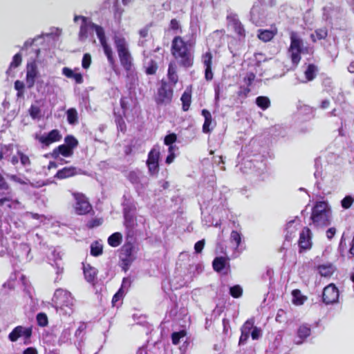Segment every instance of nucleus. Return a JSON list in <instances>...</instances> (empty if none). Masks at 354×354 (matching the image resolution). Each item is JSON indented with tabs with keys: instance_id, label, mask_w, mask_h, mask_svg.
<instances>
[{
	"instance_id": "58",
	"label": "nucleus",
	"mask_w": 354,
	"mask_h": 354,
	"mask_svg": "<svg viewBox=\"0 0 354 354\" xmlns=\"http://www.w3.org/2000/svg\"><path fill=\"white\" fill-rule=\"evenodd\" d=\"M255 79V75L253 73H247L246 76L244 78L245 82L248 85H251L253 81Z\"/></svg>"
},
{
	"instance_id": "61",
	"label": "nucleus",
	"mask_w": 354,
	"mask_h": 354,
	"mask_svg": "<svg viewBox=\"0 0 354 354\" xmlns=\"http://www.w3.org/2000/svg\"><path fill=\"white\" fill-rule=\"evenodd\" d=\"M129 102L127 100V97H122L120 100V105L123 111L125 112L128 108Z\"/></svg>"
},
{
	"instance_id": "45",
	"label": "nucleus",
	"mask_w": 354,
	"mask_h": 354,
	"mask_svg": "<svg viewBox=\"0 0 354 354\" xmlns=\"http://www.w3.org/2000/svg\"><path fill=\"white\" fill-rule=\"evenodd\" d=\"M29 114L32 119L40 118L41 109L39 106L31 105L28 109Z\"/></svg>"
},
{
	"instance_id": "12",
	"label": "nucleus",
	"mask_w": 354,
	"mask_h": 354,
	"mask_svg": "<svg viewBox=\"0 0 354 354\" xmlns=\"http://www.w3.org/2000/svg\"><path fill=\"white\" fill-rule=\"evenodd\" d=\"M37 139L43 146L48 147L54 142L60 141L62 135L58 129H53L47 134L37 136Z\"/></svg>"
},
{
	"instance_id": "17",
	"label": "nucleus",
	"mask_w": 354,
	"mask_h": 354,
	"mask_svg": "<svg viewBox=\"0 0 354 354\" xmlns=\"http://www.w3.org/2000/svg\"><path fill=\"white\" fill-rule=\"evenodd\" d=\"M311 232L308 228L304 227L300 233L299 239L300 250H309L311 248Z\"/></svg>"
},
{
	"instance_id": "64",
	"label": "nucleus",
	"mask_w": 354,
	"mask_h": 354,
	"mask_svg": "<svg viewBox=\"0 0 354 354\" xmlns=\"http://www.w3.org/2000/svg\"><path fill=\"white\" fill-rule=\"evenodd\" d=\"M23 354H38V353L35 348L28 347L24 351Z\"/></svg>"
},
{
	"instance_id": "63",
	"label": "nucleus",
	"mask_w": 354,
	"mask_h": 354,
	"mask_svg": "<svg viewBox=\"0 0 354 354\" xmlns=\"http://www.w3.org/2000/svg\"><path fill=\"white\" fill-rule=\"evenodd\" d=\"M211 123H212V120H205V122L203 126V132L208 133L210 131L209 126H210Z\"/></svg>"
},
{
	"instance_id": "26",
	"label": "nucleus",
	"mask_w": 354,
	"mask_h": 354,
	"mask_svg": "<svg viewBox=\"0 0 354 354\" xmlns=\"http://www.w3.org/2000/svg\"><path fill=\"white\" fill-rule=\"evenodd\" d=\"M62 74L68 78L73 79L77 84H82L84 81L83 76L80 73H74L72 69L68 67L62 68Z\"/></svg>"
},
{
	"instance_id": "4",
	"label": "nucleus",
	"mask_w": 354,
	"mask_h": 354,
	"mask_svg": "<svg viewBox=\"0 0 354 354\" xmlns=\"http://www.w3.org/2000/svg\"><path fill=\"white\" fill-rule=\"evenodd\" d=\"M72 196L75 200L74 210L77 215L94 214L93 207L84 194L73 192Z\"/></svg>"
},
{
	"instance_id": "23",
	"label": "nucleus",
	"mask_w": 354,
	"mask_h": 354,
	"mask_svg": "<svg viewBox=\"0 0 354 354\" xmlns=\"http://www.w3.org/2000/svg\"><path fill=\"white\" fill-rule=\"evenodd\" d=\"M254 322L252 320H248L241 328V335L239 339V344H244L251 335Z\"/></svg>"
},
{
	"instance_id": "16",
	"label": "nucleus",
	"mask_w": 354,
	"mask_h": 354,
	"mask_svg": "<svg viewBox=\"0 0 354 354\" xmlns=\"http://www.w3.org/2000/svg\"><path fill=\"white\" fill-rule=\"evenodd\" d=\"M81 174V169L74 166L64 167L59 169L55 175L57 179L62 180L75 176Z\"/></svg>"
},
{
	"instance_id": "21",
	"label": "nucleus",
	"mask_w": 354,
	"mask_h": 354,
	"mask_svg": "<svg viewBox=\"0 0 354 354\" xmlns=\"http://www.w3.org/2000/svg\"><path fill=\"white\" fill-rule=\"evenodd\" d=\"M318 72L317 67L314 64H308L304 71V78L299 79L297 77L296 84L298 83H306L314 80Z\"/></svg>"
},
{
	"instance_id": "47",
	"label": "nucleus",
	"mask_w": 354,
	"mask_h": 354,
	"mask_svg": "<svg viewBox=\"0 0 354 354\" xmlns=\"http://www.w3.org/2000/svg\"><path fill=\"white\" fill-rule=\"evenodd\" d=\"M103 223V219L102 218H92L88 221L86 223V227L88 229H93L95 227H98L101 225Z\"/></svg>"
},
{
	"instance_id": "1",
	"label": "nucleus",
	"mask_w": 354,
	"mask_h": 354,
	"mask_svg": "<svg viewBox=\"0 0 354 354\" xmlns=\"http://www.w3.org/2000/svg\"><path fill=\"white\" fill-rule=\"evenodd\" d=\"M194 46V39H189L186 41L180 36H176L173 39L171 53L181 66L186 68L192 66Z\"/></svg>"
},
{
	"instance_id": "3",
	"label": "nucleus",
	"mask_w": 354,
	"mask_h": 354,
	"mask_svg": "<svg viewBox=\"0 0 354 354\" xmlns=\"http://www.w3.org/2000/svg\"><path fill=\"white\" fill-rule=\"evenodd\" d=\"M77 139L73 135H67L64 138V144L55 147L51 153L53 158L56 159L59 155L64 157H71L74 153V149L78 146Z\"/></svg>"
},
{
	"instance_id": "9",
	"label": "nucleus",
	"mask_w": 354,
	"mask_h": 354,
	"mask_svg": "<svg viewBox=\"0 0 354 354\" xmlns=\"http://www.w3.org/2000/svg\"><path fill=\"white\" fill-rule=\"evenodd\" d=\"M173 88L165 82H162L155 95V101L159 106L167 105L171 102Z\"/></svg>"
},
{
	"instance_id": "43",
	"label": "nucleus",
	"mask_w": 354,
	"mask_h": 354,
	"mask_svg": "<svg viewBox=\"0 0 354 354\" xmlns=\"http://www.w3.org/2000/svg\"><path fill=\"white\" fill-rule=\"evenodd\" d=\"M181 101L183 102V110L187 111L189 107L190 102H191L190 94L187 92H185L181 97Z\"/></svg>"
},
{
	"instance_id": "11",
	"label": "nucleus",
	"mask_w": 354,
	"mask_h": 354,
	"mask_svg": "<svg viewBox=\"0 0 354 354\" xmlns=\"http://www.w3.org/2000/svg\"><path fill=\"white\" fill-rule=\"evenodd\" d=\"M322 299L326 305L337 303L339 299V290L337 287L330 283L323 290Z\"/></svg>"
},
{
	"instance_id": "19",
	"label": "nucleus",
	"mask_w": 354,
	"mask_h": 354,
	"mask_svg": "<svg viewBox=\"0 0 354 354\" xmlns=\"http://www.w3.org/2000/svg\"><path fill=\"white\" fill-rule=\"evenodd\" d=\"M315 171L314 173V176L315 178L317 179L316 183L317 186H321L322 183H326V174L324 172V169L323 168L321 160L319 158L315 159Z\"/></svg>"
},
{
	"instance_id": "25",
	"label": "nucleus",
	"mask_w": 354,
	"mask_h": 354,
	"mask_svg": "<svg viewBox=\"0 0 354 354\" xmlns=\"http://www.w3.org/2000/svg\"><path fill=\"white\" fill-rule=\"evenodd\" d=\"M339 13V9L333 5L326 6L323 8V17L325 20L337 18Z\"/></svg>"
},
{
	"instance_id": "30",
	"label": "nucleus",
	"mask_w": 354,
	"mask_h": 354,
	"mask_svg": "<svg viewBox=\"0 0 354 354\" xmlns=\"http://www.w3.org/2000/svg\"><path fill=\"white\" fill-rule=\"evenodd\" d=\"M84 274L87 281L92 282L97 275L96 269L89 264L84 266Z\"/></svg>"
},
{
	"instance_id": "6",
	"label": "nucleus",
	"mask_w": 354,
	"mask_h": 354,
	"mask_svg": "<svg viewBox=\"0 0 354 354\" xmlns=\"http://www.w3.org/2000/svg\"><path fill=\"white\" fill-rule=\"evenodd\" d=\"M73 300L71 292L63 289H57L53 298L56 308L60 309L65 307L72 308L74 305Z\"/></svg>"
},
{
	"instance_id": "22",
	"label": "nucleus",
	"mask_w": 354,
	"mask_h": 354,
	"mask_svg": "<svg viewBox=\"0 0 354 354\" xmlns=\"http://www.w3.org/2000/svg\"><path fill=\"white\" fill-rule=\"evenodd\" d=\"M310 335V328L307 324L301 325L297 332V335L294 339L296 344H301L305 339Z\"/></svg>"
},
{
	"instance_id": "35",
	"label": "nucleus",
	"mask_w": 354,
	"mask_h": 354,
	"mask_svg": "<svg viewBox=\"0 0 354 354\" xmlns=\"http://www.w3.org/2000/svg\"><path fill=\"white\" fill-rule=\"evenodd\" d=\"M292 302L295 305H301L304 304V301L306 299V297L303 296L299 290H294L292 292Z\"/></svg>"
},
{
	"instance_id": "31",
	"label": "nucleus",
	"mask_w": 354,
	"mask_h": 354,
	"mask_svg": "<svg viewBox=\"0 0 354 354\" xmlns=\"http://www.w3.org/2000/svg\"><path fill=\"white\" fill-rule=\"evenodd\" d=\"M122 241V234L120 232H114L109 236L108 244L113 248L119 246Z\"/></svg>"
},
{
	"instance_id": "37",
	"label": "nucleus",
	"mask_w": 354,
	"mask_h": 354,
	"mask_svg": "<svg viewBox=\"0 0 354 354\" xmlns=\"http://www.w3.org/2000/svg\"><path fill=\"white\" fill-rule=\"evenodd\" d=\"M286 230L287 233L286 234V240L290 241L292 238V235L295 234L297 230V225L295 221H290L287 223Z\"/></svg>"
},
{
	"instance_id": "27",
	"label": "nucleus",
	"mask_w": 354,
	"mask_h": 354,
	"mask_svg": "<svg viewBox=\"0 0 354 354\" xmlns=\"http://www.w3.org/2000/svg\"><path fill=\"white\" fill-rule=\"evenodd\" d=\"M277 29L273 28L272 30H259L258 33V37L263 41L267 42L270 41L274 36L277 34Z\"/></svg>"
},
{
	"instance_id": "33",
	"label": "nucleus",
	"mask_w": 354,
	"mask_h": 354,
	"mask_svg": "<svg viewBox=\"0 0 354 354\" xmlns=\"http://www.w3.org/2000/svg\"><path fill=\"white\" fill-rule=\"evenodd\" d=\"M90 28L92 30H95L96 35L100 40V44H105L106 42V36L104 34V29L99 25H97L94 23H89Z\"/></svg>"
},
{
	"instance_id": "10",
	"label": "nucleus",
	"mask_w": 354,
	"mask_h": 354,
	"mask_svg": "<svg viewBox=\"0 0 354 354\" xmlns=\"http://www.w3.org/2000/svg\"><path fill=\"white\" fill-rule=\"evenodd\" d=\"M32 335V326L24 327L17 326L15 327L8 335V339L12 342H17L20 337L24 339V343L28 344L30 343V338Z\"/></svg>"
},
{
	"instance_id": "14",
	"label": "nucleus",
	"mask_w": 354,
	"mask_h": 354,
	"mask_svg": "<svg viewBox=\"0 0 354 354\" xmlns=\"http://www.w3.org/2000/svg\"><path fill=\"white\" fill-rule=\"evenodd\" d=\"M38 73L39 72L35 61L27 64L26 81L28 88H31L34 86Z\"/></svg>"
},
{
	"instance_id": "38",
	"label": "nucleus",
	"mask_w": 354,
	"mask_h": 354,
	"mask_svg": "<svg viewBox=\"0 0 354 354\" xmlns=\"http://www.w3.org/2000/svg\"><path fill=\"white\" fill-rule=\"evenodd\" d=\"M326 36L327 30L326 29H318L310 35V38L313 42H316L317 40L324 39Z\"/></svg>"
},
{
	"instance_id": "59",
	"label": "nucleus",
	"mask_w": 354,
	"mask_h": 354,
	"mask_svg": "<svg viewBox=\"0 0 354 354\" xmlns=\"http://www.w3.org/2000/svg\"><path fill=\"white\" fill-rule=\"evenodd\" d=\"M0 189L8 190L9 189V185L4 179L3 176L0 174Z\"/></svg>"
},
{
	"instance_id": "2",
	"label": "nucleus",
	"mask_w": 354,
	"mask_h": 354,
	"mask_svg": "<svg viewBox=\"0 0 354 354\" xmlns=\"http://www.w3.org/2000/svg\"><path fill=\"white\" fill-rule=\"evenodd\" d=\"M331 209L326 201H318L312 209L310 219L315 227H324L331 222Z\"/></svg>"
},
{
	"instance_id": "15",
	"label": "nucleus",
	"mask_w": 354,
	"mask_h": 354,
	"mask_svg": "<svg viewBox=\"0 0 354 354\" xmlns=\"http://www.w3.org/2000/svg\"><path fill=\"white\" fill-rule=\"evenodd\" d=\"M176 139L177 137L175 133H170L165 138L164 142L166 145L169 146V155L167 156L165 160L167 164H171L176 157L174 151L177 150V147L176 146L173 145V144L176 141Z\"/></svg>"
},
{
	"instance_id": "49",
	"label": "nucleus",
	"mask_w": 354,
	"mask_h": 354,
	"mask_svg": "<svg viewBox=\"0 0 354 354\" xmlns=\"http://www.w3.org/2000/svg\"><path fill=\"white\" fill-rule=\"evenodd\" d=\"M17 153L18 157L20 158L21 163L23 166L30 165L31 162L29 157L27 155L24 154L21 151H17Z\"/></svg>"
},
{
	"instance_id": "54",
	"label": "nucleus",
	"mask_w": 354,
	"mask_h": 354,
	"mask_svg": "<svg viewBox=\"0 0 354 354\" xmlns=\"http://www.w3.org/2000/svg\"><path fill=\"white\" fill-rule=\"evenodd\" d=\"M15 88L18 91L17 95L20 96L24 94V84L20 80L15 82Z\"/></svg>"
},
{
	"instance_id": "32",
	"label": "nucleus",
	"mask_w": 354,
	"mask_h": 354,
	"mask_svg": "<svg viewBox=\"0 0 354 354\" xmlns=\"http://www.w3.org/2000/svg\"><path fill=\"white\" fill-rule=\"evenodd\" d=\"M176 71V64L175 63H170L169 65L167 76L169 82L174 85L176 84L178 80V77Z\"/></svg>"
},
{
	"instance_id": "53",
	"label": "nucleus",
	"mask_w": 354,
	"mask_h": 354,
	"mask_svg": "<svg viewBox=\"0 0 354 354\" xmlns=\"http://www.w3.org/2000/svg\"><path fill=\"white\" fill-rule=\"evenodd\" d=\"M91 63V57L90 54L85 53L83 56L82 61V66L84 68L87 69L89 68Z\"/></svg>"
},
{
	"instance_id": "62",
	"label": "nucleus",
	"mask_w": 354,
	"mask_h": 354,
	"mask_svg": "<svg viewBox=\"0 0 354 354\" xmlns=\"http://www.w3.org/2000/svg\"><path fill=\"white\" fill-rule=\"evenodd\" d=\"M336 233V229L335 227H330L326 231V236L328 239H331Z\"/></svg>"
},
{
	"instance_id": "29",
	"label": "nucleus",
	"mask_w": 354,
	"mask_h": 354,
	"mask_svg": "<svg viewBox=\"0 0 354 354\" xmlns=\"http://www.w3.org/2000/svg\"><path fill=\"white\" fill-rule=\"evenodd\" d=\"M317 270L321 276L328 277L333 274L335 268L331 263H326L319 266Z\"/></svg>"
},
{
	"instance_id": "48",
	"label": "nucleus",
	"mask_w": 354,
	"mask_h": 354,
	"mask_svg": "<svg viewBox=\"0 0 354 354\" xmlns=\"http://www.w3.org/2000/svg\"><path fill=\"white\" fill-rule=\"evenodd\" d=\"M235 32L241 37L245 36V30L243 25L238 20H234L233 23Z\"/></svg>"
},
{
	"instance_id": "7",
	"label": "nucleus",
	"mask_w": 354,
	"mask_h": 354,
	"mask_svg": "<svg viewBox=\"0 0 354 354\" xmlns=\"http://www.w3.org/2000/svg\"><path fill=\"white\" fill-rule=\"evenodd\" d=\"M120 266L122 270L127 272L133 262V243L127 238V242L121 248L120 254Z\"/></svg>"
},
{
	"instance_id": "28",
	"label": "nucleus",
	"mask_w": 354,
	"mask_h": 354,
	"mask_svg": "<svg viewBox=\"0 0 354 354\" xmlns=\"http://www.w3.org/2000/svg\"><path fill=\"white\" fill-rule=\"evenodd\" d=\"M78 19H81L82 21V24L80 29V37L82 38H86L88 37V29L90 28L89 23L88 24L87 18L84 16H75L74 21H76Z\"/></svg>"
},
{
	"instance_id": "60",
	"label": "nucleus",
	"mask_w": 354,
	"mask_h": 354,
	"mask_svg": "<svg viewBox=\"0 0 354 354\" xmlns=\"http://www.w3.org/2000/svg\"><path fill=\"white\" fill-rule=\"evenodd\" d=\"M156 69H157V67H156V64H154L153 62H151V64L147 68L146 72L147 74L153 75L156 73Z\"/></svg>"
},
{
	"instance_id": "36",
	"label": "nucleus",
	"mask_w": 354,
	"mask_h": 354,
	"mask_svg": "<svg viewBox=\"0 0 354 354\" xmlns=\"http://www.w3.org/2000/svg\"><path fill=\"white\" fill-rule=\"evenodd\" d=\"M103 252V246L98 241H94L91 245V254L93 257H98Z\"/></svg>"
},
{
	"instance_id": "18",
	"label": "nucleus",
	"mask_w": 354,
	"mask_h": 354,
	"mask_svg": "<svg viewBox=\"0 0 354 354\" xmlns=\"http://www.w3.org/2000/svg\"><path fill=\"white\" fill-rule=\"evenodd\" d=\"M201 59L205 68V77L207 81L212 80L213 79V73L212 71V53L209 51L203 53Z\"/></svg>"
},
{
	"instance_id": "57",
	"label": "nucleus",
	"mask_w": 354,
	"mask_h": 354,
	"mask_svg": "<svg viewBox=\"0 0 354 354\" xmlns=\"http://www.w3.org/2000/svg\"><path fill=\"white\" fill-rule=\"evenodd\" d=\"M205 245V240L198 241L195 243L194 250L196 253H200L203 250Z\"/></svg>"
},
{
	"instance_id": "8",
	"label": "nucleus",
	"mask_w": 354,
	"mask_h": 354,
	"mask_svg": "<svg viewBox=\"0 0 354 354\" xmlns=\"http://www.w3.org/2000/svg\"><path fill=\"white\" fill-rule=\"evenodd\" d=\"M115 46L121 64L127 71H130L131 68V55L127 48L124 39L121 38L115 39Z\"/></svg>"
},
{
	"instance_id": "42",
	"label": "nucleus",
	"mask_w": 354,
	"mask_h": 354,
	"mask_svg": "<svg viewBox=\"0 0 354 354\" xmlns=\"http://www.w3.org/2000/svg\"><path fill=\"white\" fill-rule=\"evenodd\" d=\"M38 326L45 327L48 324L47 315L44 313H39L36 317Z\"/></svg>"
},
{
	"instance_id": "24",
	"label": "nucleus",
	"mask_w": 354,
	"mask_h": 354,
	"mask_svg": "<svg viewBox=\"0 0 354 354\" xmlns=\"http://www.w3.org/2000/svg\"><path fill=\"white\" fill-rule=\"evenodd\" d=\"M131 286V279L129 277H124L122 280V283L120 288L113 295L112 298L113 306H115L116 303L123 297L124 289H128Z\"/></svg>"
},
{
	"instance_id": "40",
	"label": "nucleus",
	"mask_w": 354,
	"mask_h": 354,
	"mask_svg": "<svg viewBox=\"0 0 354 354\" xmlns=\"http://www.w3.org/2000/svg\"><path fill=\"white\" fill-rule=\"evenodd\" d=\"M230 241L237 248L241 242V234L236 230H233L230 234Z\"/></svg>"
},
{
	"instance_id": "13",
	"label": "nucleus",
	"mask_w": 354,
	"mask_h": 354,
	"mask_svg": "<svg viewBox=\"0 0 354 354\" xmlns=\"http://www.w3.org/2000/svg\"><path fill=\"white\" fill-rule=\"evenodd\" d=\"M160 150L158 147H154L149 152L147 164L151 174H155L158 169V160Z\"/></svg>"
},
{
	"instance_id": "41",
	"label": "nucleus",
	"mask_w": 354,
	"mask_h": 354,
	"mask_svg": "<svg viewBox=\"0 0 354 354\" xmlns=\"http://www.w3.org/2000/svg\"><path fill=\"white\" fill-rule=\"evenodd\" d=\"M185 336L186 332L184 330L173 333L171 335L172 343L176 345L179 344L180 339H183L184 338H185Z\"/></svg>"
},
{
	"instance_id": "44",
	"label": "nucleus",
	"mask_w": 354,
	"mask_h": 354,
	"mask_svg": "<svg viewBox=\"0 0 354 354\" xmlns=\"http://www.w3.org/2000/svg\"><path fill=\"white\" fill-rule=\"evenodd\" d=\"M101 45L103 47L104 53L106 55L108 60L111 64H113L114 59L111 48L108 45L107 42H105V44L103 43Z\"/></svg>"
},
{
	"instance_id": "46",
	"label": "nucleus",
	"mask_w": 354,
	"mask_h": 354,
	"mask_svg": "<svg viewBox=\"0 0 354 354\" xmlns=\"http://www.w3.org/2000/svg\"><path fill=\"white\" fill-rule=\"evenodd\" d=\"M22 62L21 55L18 53L13 56L12 61L10 64V68H15L19 66Z\"/></svg>"
},
{
	"instance_id": "50",
	"label": "nucleus",
	"mask_w": 354,
	"mask_h": 354,
	"mask_svg": "<svg viewBox=\"0 0 354 354\" xmlns=\"http://www.w3.org/2000/svg\"><path fill=\"white\" fill-rule=\"evenodd\" d=\"M242 288L240 286L236 285L230 288V295L235 298H238L242 295Z\"/></svg>"
},
{
	"instance_id": "55",
	"label": "nucleus",
	"mask_w": 354,
	"mask_h": 354,
	"mask_svg": "<svg viewBox=\"0 0 354 354\" xmlns=\"http://www.w3.org/2000/svg\"><path fill=\"white\" fill-rule=\"evenodd\" d=\"M353 203V198L351 196H346L342 201V205L344 208L348 209L351 206Z\"/></svg>"
},
{
	"instance_id": "51",
	"label": "nucleus",
	"mask_w": 354,
	"mask_h": 354,
	"mask_svg": "<svg viewBox=\"0 0 354 354\" xmlns=\"http://www.w3.org/2000/svg\"><path fill=\"white\" fill-rule=\"evenodd\" d=\"M149 28L148 26H145V28H142L139 31V35H140V39L138 41V44L139 45H143L144 40L142 39H145V38L148 37V36H149Z\"/></svg>"
},
{
	"instance_id": "5",
	"label": "nucleus",
	"mask_w": 354,
	"mask_h": 354,
	"mask_svg": "<svg viewBox=\"0 0 354 354\" xmlns=\"http://www.w3.org/2000/svg\"><path fill=\"white\" fill-rule=\"evenodd\" d=\"M290 46L288 53L291 57L292 64L296 66L301 59V53L304 51L303 40L295 32L290 33Z\"/></svg>"
},
{
	"instance_id": "39",
	"label": "nucleus",
	"mask_w": 354,
	"mask_h": 354,
	"mask_svg": "<svg viewBox=\"0 0 354 354\" xmlns=\"http://www.w3.org/2000/svg\"><path fill=\"white\" fill-rule=\"evenodd\" d=\"M256 104L259 107L265 110L270 105V102L268 97L265 96H259L256 99Z\"/></svg>"
},
{
	"instance_id": "20",
	"label": "nucleus",
	"mask_w": 354,
	"mask_h": 354,
	"mask_svg": "<svg viewBox=\"0 0 354 354\" xmlns=\"http://www.w3.org/2000/svg\"><path fill=\"white\" fill-rule=\"evenodd\" d=\"M212 265L215 271L223 274H227L230 268L229 259L223 257L215 258Z\"/></svg>"
},
{
	"instance_id": "52",
	"label": "nucleus",
	"mask_w": 354,
	"mask_h": 354,
	"mask_svg": "<svg viewBox=\"0 0 354 354\" xmlns=\"http://www.w3.org/2000/svg\"><path fill=\"white\" fill-rule=\"evenodd\" d=\"M169 28L174 31L176 32V33H180L181 29H180V25L178 21H177L176 19H173L171 20L169 24Z\"/></svg>"
},
{
	"instance_id": "34",
	"label": "nucleus",
	"mask_w": 354,
	"mask_h": 354,
	"mask_svg": "<svg viewBox=\"0 0 354 354\" xmlns=\"http://www.w3.org/2000/svg\"><path fill=\"white\" fill-rule=\"evenodd\" d=\"M67 121L70 124H75L78 121V115L75 108H71L66 111Z\"/></svg>"
},
{
	"instance_id": "56",
	"label": "nucleus",
	"mask_w": 354,
	"mask_h": 354,
	"mask_svg": "<svg viewBox=\"0 0 354 354\" xmlns=\"http://www.w3.org/2000/svg\"><path fill=\"white\" fill-rule=\"evenodd\" d=\"M251 336L253 339H258L261 336V329L254 327L252 329Z\"/></svg>"
}]
</instances>
